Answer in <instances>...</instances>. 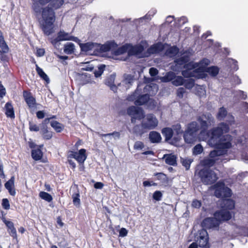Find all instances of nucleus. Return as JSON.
I'll use <instances>...</instances> for the list:
<instances>
[{"mask_svg":"<svg viewBox=\"0 0 248 248\" xmlns=\"http://www.w3.org/2000/svg\"><path fill=\"white\" fill-rule=\"evenodd\" d=\"M0 47L1 50L0 51H3L5 53H8L9 48L4 40L1 31L0 30Z\"/></svg>","mask_w":248,"mask_h":248,"instance_id":"nucleus-30","label":"nucleus"},{"mask_svg":"<svg viewBox=\"0 0 248 248\" xmlns=\"http://www.w3.org/2000/svg\"><path fill=\"white\" fill-rule=\"evenodd\" d=\"M196 94L199 96L202 97L205 94V87L203 86L197 85L196 86Z\"/></svg>","mask_w":248,"mask_h":248,"instance_id":"nucleus-44","label":"nucleus"},{"mask_svg":"<svg viewBox=\"0 0 248 248\" xmlns=\"http://www.w3.org/2000/svg\"><path fill=\"white\" fill-rule=\"evenodd\" d=\"M215 191V195L217 198L230 197L232 195L230 188L225 186V184L219 181L214 186Z\"/></svg>","mask_w":248,"mask_h":248,"instance_id":"nucleus-8","label":"nucleus"},{"mask_svg":"<svg viewBox=\"0 0 248 248\" xmlns=\"http://www.w3.org/2000/svg\"><path fill=\"white\" fill-rule=\"evenodd\" d=\"M228 115V112L225 108L222 107L219 108L217 115V118L219 121H222L227 117Z\"/></svg>","mask_w":248,"mask_h":248,"instance_id":"nucleus-32","label":"nucleus"},{"mask_svg":"<svg viewBox=\"0 0 248 248\" xmlns=\"http://www.w3.org/2000/svg\"><path fill=\"white\" fill-rule=\"evenodd\" d=\"M163 49V46L160 43L155 44L148 49V52L151 54H156L160 52Z\"/></svg>","mask_w":248,"mask_h":248,"instance_id":"nucleus-26","label":"nucleus"},{"mask_svg":"<svg viewBox=\"0 0 248 248\" xmlns=\"http://www.w3.org/2000/svg\"><path fill=\"white\" fill-rule=\"evenodd\" d=\"M198 174L202 183L205 185H211L218 179L215 171H199Z\"/></svg>","mask_w":248,"mask_h":248,"instance_id":"nucleus-12","label":"nucleus"},{"mask_svg":"<svg viewBox=\"0 0 248 248\" xmlns=\"http://www.w3.org/2000/svg\"><path fill=\"white\" fill-rule=\"evenodd\" d=\"M163 159L166 164L174 166L176 164V156L172 154H166L164 155Z\"/></svg>","mask_w":248,"mask_h":248,"instance_id":"nucleus-25","label":"nucleus"},{"mask_svg":"<svg viewBox=\"0 0 248 248\" xmlns=\"http://www.w3.org/2000/svg\"><path fill=\"white\" fill-rule=\"evenodd\" d=\"M144 147V143L140 141H137L134 145V149L137 150H142Z\"/></svg>","mask_w":248,"mask_h":248,"instance_id":"nucleus-53","label":"nucleus"},{"mask_svg":"<svg viewBox=\"0 0 248 248\" xmlns=\"http://www.w3.org/2000/svg\"><path fill=\"white\" fill-rule=\"evenodd\" d=\"M205 71L207 72L211 76L215 77L218 74L219 69L217 66H211L208 67Z\"/></svg>","mask_w":248,"mask_h":248,"instance_id":"nucleus-42","label":"nucleus"},{"mask_svg":"<svg viewBox=\"0 0 248 248\" xmlns=\"http://www.w3.org/2000/svg\"><path fill=\"white\" fill-rule=\"evenodd\" d=\"M29 129L31 131L38 132L40 130L39 127L36 124L30 122H29Z\"/></svg>","mask_w":248,"mask_h":248,"instance_id":"nucleus-54","label":"nucleus"},{"mask_svg":"<svg viewBox=\"0 0 248 248\" xmlns=\"http://www.w3.org/2000/svg\"><path fill=\"white\" fill-rule=\"evenodd\" d=\"M127 113L130 116H135L138 120H140L144 117L143 111L139 107L131 106L127 108Z\"/></svg>","mask_w":248,"mask_h":248,"instance_id":"nucleus-16","label":"nucleus"},{"mask_svg":"<svg viewBox=\"0 0 248 248\" xmlns=\"http://www.w3.org/2000/svg\"><path fill=\"white\" fill-rule=\"evenodd\" d=\"M228 62L232 64L231 67L232 69H233L235 71H237L238 69V66L237 65V62L232 59H229Z\"/></svg>","mask_w":248,"mask_h":248,"instance_id":"nucleus-52","label":"nucleus"},{"mask_svg":"<svg viewBox=\"0 0 248 248\" xmlns=\"http://www.w3.org/2000/svg\"><path fill=\"white\" fill-rule=\"evenodd\" d=\"M191 205L193 207L199 208L202 205V203L200 201L195 199L193 200Z\"/></svg>","mask_w":248,"mask_h":248,"instance_id":"nucleus-61","label":"nucleus"},{"mask_svg":"<svg viewBox=\"0 0 248 248\" xmlns=\"http://www.w3.org/2000/svg\"><path fill=\"white\" fill-rule=\"evenodd\" d=\"M185 86L188 89H190L193 88L194 85V80L192 79H188L185 80Z\"/></svg>","mask_w":248,"mask_h":248,"instance_id":"nucleus-49","label":"nucleus"},{"mask_svg":"<svg viewBox=\"0 0 248 248\" xmlns=\"http://www.w3.org/2000/svg\"><path fill=\"white\" fill-rule=\"evenodd\" d=\"M105 68V65L104 64L100 65L97 70L94 72V76L95 77L98 78L101 76L103 73Z\"/></svg>","mask_w":248,"mask_h":248,"instance_id":"nucleus-47","label":"nucleus"},{"mask_svg":"<svg viewBox=\"0 0 248 248\" xmlns=\"http://www.w3.org/2000/svg\"><path fill=\"white\" fill-rule=\"evenodd\" d=\"M50 124L57 132H61L63 128V125L56 121H51Z\"/></svg>","mask_w":248,"mask_h":248,"instance_id":"nucleus-40","label":"nucleus"},{"mask_svg":"<svg viewBox=\"0 0 248 248\" xmlns=\"http://www.w3.org/2000/svg\"><path fill=\"white\" fill-rule=\"evenodd\" d=\"M191 160L188 159H183L182 160V163L184 166L185 167L186 170H188L190 166Z\"/></svg>","mask_w":248,"mask_h":248,"instance_id":"nucleus-59","label":"nucleus"},{"mask_svg":"<svg viewBox=\"0 0 248 248\" xmlns=\"http://www.w3.org/2000/svg\"><path fill=\"white\" fill-rule=\"evenodd\" d=\"M39 196L41 198V199L46 201L47 202H50L52 200V197L51 195L46 192H40L39 193Z\"/></svg>","mask_w":248,"mask_h":248,"instance_id":"nucleus-43","label":"nucleus"},{"mask_svg":"<svg viewBox=\"0 0 248 248\" xmlns=\"http://www.w3.org/2000/svg\"><path fill=\"white\" fill-rule=\"evenodd\" d=\"M186 92V90L184 88H179L177 91V96L180 98H182L184 93Z\"/></svg>","mask_w":248,"mask_h":248,"instance_id":"nucleus-64","label":"nucleus"},{"mask_svg":"<svg viewBox=\"0 0 248 248\" xmlns=\"http://www.w3.org/2000/svg\"><path fill=\"white\" fill-rule=\"evenodd\" d=\"M73 204L76 206H79L80 204L79 192L75 193L72 195Z\"/></svg>","mask_w":248,"mask_h":248,"instance_id":"nucleus-45","label":"nucleus"},{"mask_svg":"<svg viewBox=\"0 0 248 248\" xmlns=\"http://www.w3.org/2000/svg\"><path fill=\"white\" fill-rule=\"evenodd\" d=\"M43 153L40 149H33L31 151V156L35 160H39L41 159Z\"/></svg>","mask_w":248,"mask_h":248,"instance_id":"nucleus-36","label":"nucleus"},{"mask_svg":"<svg viewBox=\"0 0 248 248\" xmlns=\"http://www.w3.org/2000/svg\"><path fill=\"white\" fill-rule=\"evenodd\" d=\"M162 197V194L160 191H155L153 196V199L157 201H160Z\"/></svg>","mask_w":248,"mask_h":248,"instance_id":"nucleus-58","label":"nucleus"},{"mask_svg":"<svg viewBox=\"0 0 248 248\" xmlns=\"http://www.w3.org/2000/svg\"><path fill=\"white\" fill-rule=\"evenodd\" d=\"M7 53L0 51V60L3 62H7L8 61V57L5 54Z\"/></svg>","mask_w":248,"mask_h":248,"instance_id":"nucleus-62","label":"nucleus"},{"mask_svg":"<svg viewBox=\"0 0 248 248\" xmlns=\"http://www.w3.org/2000/svg\"><path fill=\"white\" fill-rule=\"evenodd\" d=\"M197 134L189 132H186L184 134V138L186 142L193 143L197 139Z\"/></svg>","mask_w":248,"mask_h":248,"instance_id":"nucleus-22","label":"nucleus"},{"mask_svg":"<svg viewBox=\"0 0 248 248\" xmlns=\"http://www.w3.org/2000/svg\"><path fill=\"white\" fill-rule=\"evenodd\" d=\"M14 186V177L11 178L5 184V187L7 189L11 188Z\"/></svg>","mask_w":248,"mask_h":248,"instance_id":"nucleus-55","label":"nucleus"},{"mask_svg":"<svg viewBox=\"0 0 248 248\" xmlns=\"http://www.w3.org/2000/svg\"><path fill=\"white\" fill-rule=\"evenodd\" d=\"M75 45L72 43H67L64 45V52L67 54H71L74 52Z\"/></svg>","mask_w":248,"mask_h":248,"instance_id":"nucleus-38","label":"nucleus"},{"mask_svg":"<svg viewBox=\"0 0 248 248\" xmlns=\"http://www.w3.org/2000/svg\"><path fill=\"white\" fill-rule=\"evenodd\" d=\"M210 61L206 58L202 60L199 62H194V67L196 68V70L201 75L202 73L205 72L207 69V66L209 64Z\"/></svg>","mask_w":248,"mask_h":248,"instance_id":"nucleus-17","label":"nucleus"},{"mask_svg":"<svg viewBox=\"0 0 248 248\" xmlns=\"http://www.w3.org/2000/svg\"><path fill=\"white\" fill-rule=\"evenodd\" d=\"M192 55V50H187L180 52V57L174 60V62L176 66H181L190 60V57Z\"/></svg>","mask_w":248,"mask_h":248,"instance_id":"nucleus-15","label":"nucleus"},{"mask_svg":"<svg viewBox=\"0 0 248 248\" xmlns=\"http://www.w3.org/2000/svg\"><path fill=\"white\" fill-rule=\"evenodd\" d=\"M202 131L206 130L209 126L213 125L215 121L210 113H206L200 116L198 119Z\"/></svg>","mask_w":248,"mask_h":248,"instance_id":"nucleus-11","label":"nucleus"},{"mask_svg":"<svg viewBox=\"0 0 248 248\" xmlns=\"http://www.w3.org/2000/svg\"><path fill=\"white\" fill-rule=\"evenodd\" d=\"M5 223L9 230V232L10 235L14 238L16 237V229L14 226L13 223L10 221H6L5 222Z\"/></svg>","mask_w":248,"mask_h":248,"instance_id":"nucleus-34","label":"nucleus"},{"mask_svg":"<svg viewBox=\"0 0 248 248\" xmlns=\"http://www.w3.org/2000/svg\"><path fill=\"white\" fill-rule=\"evenodd\" d=\"M116 44L113 42H108L104 45H101L97 43L88 42L85 44H82L80 45L81 49L82 51L86 52L89 54H91L92 51L93 53L97 52H107L114 48L116 46Z\"/></svg>","mask_w":248,"mask_h":248,"instance_id":"nucleus-4","label":"nucleus"},{"mask_svg":"<svg viewBox=\"0 0 248 248\" xmlns=\"http://www.w3.org/2000/svg\"><path fill=\"white\" fill-rule=\"evenodd\" d=\"M84 71H92L93 69V65L91 62L85 63L82 67Z\"/></svg>","mask_w":248,"mask_h":248,"instance_id":"nucleus-51","label":"nucleus"},{"mask_svg":"<svg viewBox=\"0 0 248 248\" xmlns=\"http://www.w3.org/2000/svg\"><path fill=\"white\" fill-rule=\"evenodd\" d=\"M157 180L160 181L162 185L165 186H170L171 184V180L169 179L166 174L162 172H159L156 174Z\"/></svg>","mask_w":248,"mask_h":248,"instance_id":"nucleus-21","label":"nucleus"},{"mask_svg":"<svg viewBox=\"0 0 248 248\" xmlns=\"http://www.w3.org/2000/svg\"><path fill=\"white\" fill-rule=\"evenodd\" d=\"M65 40H72L76 42L79 41L78 38L71 35V33L66 32L63 31H60L58 33L57 38L52 41V43L54 44L59 41Z\"/></svg>","mask_w":248,"mask_h":248,"instance_id":"nucleus-14","label":"nucleus"},{"mask_svg":"<svg viewBox=\"0 0 248 248\" xmlns=\"http://www.w3.org/2000/svg\"><path fill=\"white\" fill-rule=\"evenodd\" d=\"M193 65L194 62H190L185 65L184 68L186 69L183 70L182 72V74L184 77H195L198 78L201 77V75L196 70V68L194 67Z\"/></svg>","mask_w":248,"mask_h":248,"instance_id":"nucleus-13","label":"nucleus"},{"mask_svg":"<svg viewBox=\"0 0 248 248\" xmlns=\"http://www.w3.org/2000/svg\"><path fill=\"white\" fill-rule=\"evenodd\" d=\"M87 157L86 150L81 149L78 151H70L69 152L68 158H74L78 163L80 169H84V164Z\"/></svg>","mask_w":248,"mask_h":248,"instance_id":"nucleus-7","label":"nucleus"},{"mask_svg":"<svg viewBox=\"0 0 248 248\" xmlns=\"http://www.w3.org/2000/svg\"><path fill=\"white\" fill-rule=\"evenodd\" d=\"M115 78V75L113 74L111 75L106 79L105 83L110 87L112 91L114 92H116L117 87L114 84Z\"/></svg>","mask_w":248,"mask_h":248,"instance_id":"nucleus-24","label":"nucleus"},{"mask_svg":"<svg viewBox=\"0 0 248 248\" xmlns=\"http://www.w3.org/2000/svg\"><path fill=\"white\" fill-rule=\"evenodd\" d=\"M41 134L43 135L44 139L47 140H50L52 137V132L48 130L41 133Z\"/></svg>","mask_w":248,"mask_h":248,"instance_id":"nucleus-56","label":"nucleus"},{"mask_svg":"<svg viewBox=\"0 0 248 248\" xmlns=\"http://www.w3.org/2000/svg\"><path fill=\"white\" fill-rule=\"evenodd\" d=\"M5 114L8 117L11 118H14L15 117L14 108L11 103L7 102L5 104Z\"/></svg>","mask_w":248,"mask_h":248,"instance_id":"nucleus-28","label":"nucleus"},{"mask_svg":"<svg viewBox=\"0 0 248 248\" xmlns=\"http://www.w3.org/2000/svg\"><path fill=\"white\" fill-rule=\"evenodd\" d=\"M162 133L166 139L170 140L172 137L173 131L172 128L166 127L162 129Z\"/></svg>","mask_w":248,"mask_h":248,"instance_id":"nucleus-39","label":"nucleus"},{"mask_svg":"<svg viewBox=\"0 0 248 248\" xmlns=\"http://www.w3.org/2000/svg\"><path fill=\"white\" fill-rule=\"evenodd\" d=\"M179 52V49L176 46H173L169 48L166 51V55L169 57H173L176 56Z\"/></svg>","mask_w":248,"mask_h":248,"instance_id":"nucleus-33","label":"nucleus"},{"mask_svg":"<svg viewBox=\"0 0 248 248\" xmlns=\"http://www.w3.org/2000/svg\"><path fill=\"white\" fill-rule=\"evenodd\" d=\"M143 129H144L142 127V124L140 125H136L133 129V132L136 135H141L143 134L144 131Z\"/></svg>","mask_w":248,"mask_h":248,"instance_id":"nucleus-46","label":"nucleus"},{"mask_svg":"<svg viewBox=\"0 0 248 248\" xmlns=\"http://www.w3.org/2000/svg\"><path fill=\"white\" fill-rule=\"evenodd\" d=\"M144 50L143 46L141 45H137L132 46L128 51L130 55L139 56Z\"/></svg>","mask_w":248,"mask_h":248,"instance_id":"nucleus-23","label":"nucleus"},{"mask_svg":"<svg viewBox=\"0 0 248 248\" xmlns=\"http://www.w3.org/2000/svg\"><path fill=\"white\" fill-rule=\"evenodd\" d=\"M158 123V120L154 114H148L142 121V127L145 129H154L157 126Z\"/></svg>","mask_w":248,"mask_h":248,"instance_id":"nucleus-10","label":"nucleus"},{"mask_svg":"<svg viewBox=\"0 0 248 248\" xmlns=\"http://www.w3.org/2000/svg\"><path fill=\"white\" fill-rule=\"evenodd\" d=\"M232 137L229 134L222 136L217 140V143L215 146L217 150H213L210 153L211 157L221 156L226 154L228 149L232 147Z\"/></svg>","mask_w":248,"mask_h":248,"instance_id":"nucleus-3","label":"nucleus"},{"mask_svg":"<svg viewBox=\"0 0 248 248\" xmlns=\"http://www.w3.org/2000/svg\"><path fill=\"white\" fill-rule=\"evenodd\" d=\"M242 159L245 161H248V144L243 149L241 154Z\"/></svg>","mask_w":248,"mask_h":248,"instance_id":"nucleus-50","label":"nucleus"},{"mask_svg":"<svg viewBox=\"0 0 248 248\" xmlns=\"http://www.w3.org/2000/svg\"><path fill=\"white\" fill-rule=\"evenodd\" d=\"M226 121L229 124L232 125L234 122V117L232 115L228 114L226 118Z\"/></svg>","mask_w":248,"mask_h":248,"instance_id":"nucleus-63","label":"nucleus"},{"mask_svg":"<svg viewBox=\"0 0 248 248\" xmlns=\"http://www.w3.org/2000/svg\"><path fill=\"white\" fill-rule=\"evenodd\" d=\"M220 156L211 157L209 155V158L204 159L201 161V164L205 168H210L214 165L215 162L218 159H222Z\"/></svg>","mask_w":248,"mask_h":248,"instance_id":"nucleus-19","label":"nucleus"},{"mask_svg":"<svg viewBox=\"0 0 248 248\" xmlns=\"http://www.w3.org/2000/svg\"><path fill=\"white\" fill-rule=\"evenodd\" d=\"M140 85H138L135 93L127 97V100L130 101H135V104L136 106L143 105L149 101L150 103L153 104V106H155V101L150 99L148 94L140 95Z\"/></svg>","mask_w":248,"mask_h":248,"instance_id":"nucleus-6","label":"nucleus"},{"mask_svg":"<svg viewBox=\"0 0 248 248\" xmlns=\"http://www.w3.org/2000/svg\"><path fill=\"white\" fill-rule=\"evenodd\" d=\"M185 82V79L181 76H176L172 81V83L173 85L178 86L182 85H183Z\"/></svg>","mask_w":248,"mask_h":248,"instance_id":"nucleus-41","label":"nucleus"},{"mask_svg":"<svg viewBox=\"0 0 248 248\" xmlns=\"http://www.w3.org/2000/svg\"><path fill=\"white\" fill-rule=\"evenodd\" d=\"M208 239V233L203 229L199 231L195 237V241L198 244L199 246L204 248H209Z\"/></svg>","mask_w":248,"mask_h":248,"instance_id":"nucleus-9","label":"nucleus"},{"mask_svg":"<svg viewBox=\"0 0 248 248\" xmlns=\"http://www.w3.org/2000/svg\"><path fill=\"white\" fill-rule=\"evenodd\" d=\"M149 138L152 143H158L161 140L160 134L156 131L151 132Z\"/></svg>","mask_w":248,"mask_h":248,"instance_id":"nucleus-27","label":"nucleus"},{"mask_svg":"<svg viewBox=\"0 0 248 248\" xmlns=\"http://www.w3.org/2000/svg\"><path fill=\"white\" fill-rule=\"evenodd\" d=\"M230 130V127L228 124L224 122L220 123L217 127L211 129L208 131L209 139L208 142L210 146H215L217 140H219L223 134L228 133Z\"/></svg>","mask_w":248,"mask_h":248,"instance_id":"nucleus-5","label":"nucleus"},{"mask_svg":"<svg viewBox=\"0 0 248 248\" xmlns=\"http://www.w3.org/2000/svg\"><path fill=\"white\" fill-rule=\"evenodd\" d=\"M175 77V74L174 72L170 71L167 72L165 76L160 78L161 81L163 82H168L173 80Z\"/></svg>","mask_w":248,"mask_h":248,"instance_id":"nucleus-35","label":"nucleus"},{"mask_svg":"<svg viewBox=\"0 0 248 248\" xmlns=\"http://www.w3.org/2000/svg\"><path fill=\"white\" fill-rule=\"evenodd\" d=\"M100 136L103 138H105L104 140L108 142L110 140H111L112 137H113L115 140L119 139L120 137V134L118 132H114L111 133L101 134Z\"/></svg>","mask_w":248,"mask_h":248,"instance_id":"nucleus-29","label":"nucleus"},{"mask_svg":"<svg viewBox=\"0 0 248 248\" xmlns=\"http://www.w3.org/2000/svg\"><path fill=\"white\" fill-rule=\"evenodd\" d=\"M23 96L29 108H33L35 107L36 100L35 98L31 95L30 93L24 91L23 93Z\"/></svg>","mask_w":248,"mask_h":248,"instance_id":"nucleus-18","label":"nucleus"},{"mask_svg":"<svg viewBox=\"0 0 248 248\" xmlns=\"http://www.w3.org/2000/svg\"><path fill=\"white\" fill-rule=\"evenodd\" d=\"M36 70L39 76L46 82L49 81V79L47 75L44 72L43 69L40 68L37 64H36Z\"/></svg>","mask_w":248,"mask_h":248,"instance_id":"nucleus-37","label":"nucleus"},{"mask_svg":"<svg viewBox=\"0 0 248 248\" xmlns=\"http://www.w3.org/2000/svg\"><path fill=\"white\" fill-rule=\"evenodd\" d=\"M221 206L222 209L231 212L229 210H232L234 207V202L231 199H224L222 201Z\"/></svg>","mask_w":248,"mask_h":248,"instance_id":"nucleus-20","label":"nucleus"},{"mask_svg":"<svg viewBox=\"0 0 248 248\" xmlns=\"http://www.w3.org/2000/svg\"><path fill=\"white\" fill-rule=\"evenodd\" d=\"M2 206L3 208L6 210L10 208L9 202L7 199H3L2 201Z\"/></svg>","mask_w":248,"mask_h":248,"instance_id":"nucleus-60","label":"nucleus"},{"mask_svg":"<svg viewBox=\"0 0 248 248\" xmlns=\"http://www.w3.org/2000/svg\"><path fill=\"white\" fill-rule=\"evenodd\" d=\"M214 217L205 218L202 223V226L207 229L216 228L219 226L220 221L231 219L232 214L225 210H220L215 213Z\"/></svg>","mask_w":248,"mask_h":248,"instance_id":"nucleus-2","label":"nucleus"},{"mask_svg":"<svg viewBox=\"0 0 248 248\" xmlns=\"http://www.w3.org/2000/svg\"><path fill=\"white\" fill-rule=\"evenodd\" d=\"M203 151V148L200 144L196 145L193 149V154L194 155H198L201 154Z\"/></svg>","mask_w":248,"mask_h":248,"instance_id":"nucleus-48","label":"nucleus"},{"mask_svg":"<svg viewBox=\"0 0 248 248\" xmlns=\"http://www.w3.org/2000/svg\"><path fill=\"white\" fill-rule=\"evenodd\" d=\"M201 128L199 124L196 122H192L188 124L187 129L186 132H189L196 133Z\"/></svg>","mask_w":248,"mask_h":248,"instance_id":"nucleus-31","label":"nucleus"},{"mask_svg":"<svg viewBox=\"0 0 248 248\" xmlns=\"http://www.w3.org/2000/svg\"><path fill=\"white\" fill-rule=\"evenodd\" d=\"M172 130L173 132H175L177 135L181 134L183 132V130L181 129V126L180 124H176L172 126Z\"/></svg>","mask_w":248,"mask_h":248,"instance_id":"nucleus-57","label":"nucleus"},{"mask_svg":"<svg viewBox=\"0 0 248 248\" xmlns=\"http://www.w3.org/2000/svg\"><path fill=\"white\" fill-rule=\"evenodd\" d=\"M63 3L64 0H39L33 2L32 8L34 12L36 14L42 12V20L40 21V25L46 35H49L53 32L55 16L52 8L59 9Z\"/></svg>","mask_w":248,"mask_h":248,"instance_id":"nucleus-1","label":"nucleus"}]
</instances>
